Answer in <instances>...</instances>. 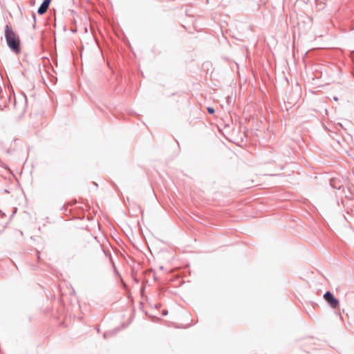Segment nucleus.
I'll return each instance as SVG.
<instances>
[{
    "label": "nucleus",
    "instance_id": "nucleus-4",
    "mask_svg": "<svg viewBox=\"0 0 354 354\" xmlns=\"http://www.w3.org/2000/svg\"><path fill=\"white\" fill-rule=\"evenodd\" d=\"M207 110L210 114H213L215 112L214 109L212 107H207Z\"/></svg>",
    "mask_w": 354,
    "mask_h": 354
},
{
    "label": "nucleus",
    "instance_id": "nucleus-2",
    "mask_svg": "<svg viewBox=\"0 0 354 354\" xmlns=\"http://www.w3.org/2000/svg\"><path fill=\"white\" fill-rule=\"evenodd\" d=\"M324 298L332 308H335L339 306V302L338 299L330 292H326L324 295Z\"/></svg>",
    "mask_w": 354,
    "mask_h": 354
},
{
    "label": "nucleus",
    "instance_id": "nucleus-3",
    "mask_svg": "<svg viewBox=\"0 0 354 354\" xmlns=\"http://www.w3.org/2000/svg\"><path fill=\"white\" fill-rule=\"evenodd\" d=\"M50 1L51 0H44V1L41 3L37 11L39 15H43L46 12Z\"/></svg>",
    "mask_w": 354,
    "mask_h": 354
},
{
    "label": "nucleus",
    "instance_id": "nucleus-5",
    "mask_svg": "<svg viewBox=\"0 0 354 354\" xmlns=\"http://www.w3.org/2000/svg\"><path fill=\"white\" fill-rule=\"evenodd\" d=\"M162 315H167L168 314V312L166 310H163L162 311Z\"/></svg>",
    "mask_w": 354,
    "mask_h": 354
},
{
    "label": "nucleus",
    "instance_id": "nucleus-1",
    "mask_svg": "<svg viewBox=\"0 0 354 354\" xmlns=\"http://www.w3.org/2000/svg\"><path fill=\"white\" fill-rule=\"evenodd\" d=\"M5 37L8 46L16 53L20 51V40L12 28L7 25L5 28Z\"/></svg>",
    "mask_w": 354,
    "mask_h": 354
}]
</instances>
